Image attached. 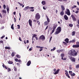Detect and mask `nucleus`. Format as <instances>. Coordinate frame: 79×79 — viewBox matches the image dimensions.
Masks as SVG:
<instances>
[{
    "label": "nucleus",
    "mask_w": 79,
    "mask_h": 79,
    "mask_svg": "<svg viewBox=\"0 0 79 79\" xmlns=\"http://www.w3.org/2000/svg\"><path fill=\"white\" fill-rule=\"evenodd\" d=\"M31 64V60H29L27 62V65L28 66H30Z\"/></svg>",
    "instance_id": "nucleus-12"
},
{
    "label": "nucleus",
    "mask_w": 79,
    "mask_h": 79,
    "mask_svg": "<svg viewBox=\"0 0 79 79\" xmlns=\"http://www.w3.org/2000/svg\"><path fill=\"white\" fill-rule=\"evenodd\" d=\"M19 40H20V41H21V42H22V40H21V38L20 37L19 38Z\"/></svg>",
    "instance_id": "nucleus-49"
},
{
    "label": "nucleus",
    "mask_w": 79,
    "mask_h": 79,
    "mask_svg": "<svg viewBox=\"0 0 79 79\" xmlns=\"http://www.w3.org/2000/svg\"><path fill=\"white\" fill-rule=\"evenodd\" d=\"M3 7L4 9H6V5H3Z\"/></svg>",
    "instance_id": "nucleus-42"
},
{
    "label": "nucleus",
    "mask_w": 79,
    "mask_h": 79,
    "mask_svg": "<svg viewBox=\"0 0 79 79\" xmlns=\"http://www.w3.org/2000/svg\"><path fill=\"white\" fill-rule=\"evenodd\" d=\"M77 6H73V7H72V8H76Z\"/></svg>",
    "instance_id": "nucleus-50"
},
{
    "label": "nucleus",
    "mask_w": 79,
    "mask_h": 79,
    "mask_svg": "<svg viewBox=\"0 0 79 79\" xmlns=\"http://www.w3.org/2000/svg\"><path fill=\"white\" fill-rule=\"evenodd\" d=\"M71 17L72 18V19L73 21H76L77 19L76 18L74 17V15H71Z\"/></svg>",
    "instance_id": "nucleus-9"
},
{
    "label": "nucleus",
    "mask_w": 79,
    "mask_h": 79,
    "mask_svg": "<svg viewBox=\"0 0 79 79\" xmlns=\"http://www.w3.org/2000/svg\"><path fill=\"white\" fill-rule=\"evenodd\" d=\"M59 71H60V69H58L57 70L56 72V73H59Z\"/></svg>",
    "instance_id": "nucleus-45"
},
{
    "label": "nucleus",
    "mask_w": 79,
    "mask_h": 79,
    "mask_svg": "<svg viewBox=\"0 0 79 79\" xmlns=\"http://www.w3.org/2000/svg\"><path fill=\"white\" fill-rule=\"evenodd\" d=\"M37 35H35V34L33 35L32 36V40H34V37H36V36H37Z\"/></svg>",
    "instance_id": "nucleus-18"
},
{
    "label": "nucleus",
    "mask_w": 79,
    "mask_h": 79,
    "mask_svg": "<svg viewBox=\"0 0 79 79\" xmlns=\"http://www.w3.org/2000/svg\"><path fill=\"white\" fill-rule=\"evenodd\" d=\"M28 22H29V24L30 26H31V27H32V20H31V19H29V20Z\"/></svg>",
    "instance_id": "nucleus-10"
},
{
    "label": "nucleus",
    "mask_w": 79,
    "mask_h": 79,
    "mask_svg": "<svg viewBox=\"0 0 79 79\" xmlns=\"http://www.w3.org/2000/svg\"><path fill=\"white\" fill-rule=\"evenodd\" d=\"M63 44H64L65 45H67V43L65 42H63Z\"/></svg>",
    "instance_id": "nucleus-44"
},
{
    "label": "nucleus",
    "mask_w": 79,
    "mask_h": 79,
    "mask_svg": "<svg viewBox=\"0 0 79 79\" xmlns=\"http://www.w3.org/2000/svg\"><path fill=\"white\" fill-rule=\"evenodd\" d=\"M42 50H43L42 48H41V49L40 50V52H41V51H42Z\"/></svg>",
    "instance_id": "nucleus-63"
},
{
    "label": "nucleus",
    "mask_w": 79,
    "mask_h": 79,
    "mask_svg": "<svg viewBox=\"0 0 79 79\" xmlns=\"http://www.w3.org/2000/svg\"><path fill=\"white\" fill-rule=\"evenodd\" d=\"M13 61H9L8 62V63L10 64H13Z\"/></svg>",
    "instance_id": "nucleus-28"
},
{
    "label": "nucleus",
    "mask_w": 79,
    "mask_h": 79,
    "mask_svg": "<svg viewBox=\"0 0 79 79\" xmlns=\"http://www.w3.org/2000/svg\"><path fill=\"white\" fill-rule=\"evenodd\" d=\"M70 59L72 61H73V62H75L76 61V59L73 57L71 56L70 57Z\"/></svg>",
    "instance_id": "nucleus-8"
},
{
    "label": "nucleus",
    "mask_w": 79,
    "mask_h": 79,
    "mask_svg": "<svg viewBox=\"0 0 79 79\" xmlns=\"http://www.w3.org/2000/svg\"><path fill=\"white\" fill-rule=\"evenodd\" d=\"M70 55L71 56H77V53L76 52L75 50H72L70 51Z\"/></svg>",
    "instance_id": "nucleus-1"
},
{
    "label": "nucleus",
    "mask_w": 79,
    "mask_h": 79,
    "mask_svg": "<svg viewBox=\"0 0 79 79\" xmlns=\"http://www.w3.org/2000/svg\"><path fill=\"white\" fill-rule=\"evenodd\" d=\"M14 69L15 71H17V68L15 66L14 67Z\"/></svg>",
    "instance_id": "nucleus-27"
},
{
    "label": "nucleus",
    "mask_w": 79,
    "mask_h": 79,
    "mask_svg": "<svg viewBox=\"0 0 79 79\" xmlns=\"http://www.w3.org/2000/svg\"><path fill=\"white\" fill-rule=\"evenodd\" d=\"M5 37V35H3L2 37H1V39H3V38H4V37Z\"/></svg>",
    "instance_id": "nucleus-51"
},
{
    "label": "nucleus",
    "mask_w": 79,
    "mask_h": 79,
    "mask_svg": "<svg viewBox=\"0 0 79 79\" xmlns=\"http://www.w3.org/2000/svg\"><path fill=\"white\" fill-rule=\"evenodd\" d=\"M66 10H67V11H65V14L66 15L67 14V15L69 16V15H70V11H69V9H67Z\"/></svg>",
    "instance_id": "nucleus-7"
},
{
    "label": "nucleus",
    "mask_w": 79,
    "mask_h": 79,
    "mask_svg": "<svg viewBox=\"0 0 79 79\" xmlns=\"http://www.w3.org/2000/svg\"><path fill=\"white\" fill-rule=\"evenodd\" d=\"M65 41L67 42V43H68V42H69V39L68 38H66L65 39Z\"/></svg>",
    "instance_id": "nucleus-21"
},
{
    "label": "nucleus",
    "mask_w": 79,
    "mask_h": 79,
    "mask_svg": "<svg viewBox=\"0 0 79 79\" xmlns=\"http://www.w3.org/2000/svg\"><path fill=\"white\" fill-rule=\"evenodd\" d=\"M64 19H65V20H68V16L66 15H65L64 16Z\"/></svg>",
    "instance_id": "nucleus-15"
},
{
    "label": "nucleus",
    "mask_w": 79,
    "mask_h": 79,
    "mask_svg": "<svg viewBox=\"0 0 79 79\" xmlns=\"http://www.w3.org/2000/svg\"><path fill=\"white\" fill-rule=\"evenodd\" d=\"M52 36H51V37H50V40H49L50 42V41H51V40H52Z\"/></svg>",
    "instance_id": "nucleus-54"
},
{
    "label": "nucleus",
    "mask_w": 79,
    "mask_h": 79,
    "mask_svg": "<svg viewBox=\"0 0 79 79\" xmlns=\"http://www.w3.org/2000/svg\"><path fill=\"white\" fill-rule=\"evenodd\" d=\"M61 31V28L60 27H59L56 29V31L55 32V35L56 34H58L59 33H60Z\"/></svg>",
    "instance_id": "nucleus-2"
},
{
    "label": "nucleus",
    "mask_w": 79,
    "mask_h": 79,
    "mask_svg": "<svg viewBox=\"0 0 79 79\" xmlns=\"http://www.w3.org/2000/svg\"><path fill=\"white\" fill-rule=\"evenodd\" d=\"M0 16L1 18H2V14H1L0 13Z\"/></svg>",
    "instance_id": "nucleus-58"
},
{
    "label": "nucleus",
    "mask_w": 79,
    "mask_h": 79,
    "mask_svg": "<svg viewBox=\"0 0 79 79\" xmlns=\"http://www.w3.org/2000/svg\"><path fill=\"white\" fill-rule=\"evenodd\" d=\"M2 66L4 68H5L6 69H7V67L6 66H5V64H3L2 65Z\"/></svg>",
    "instance_id": "nucleus-25"
},
{
    "label": "nucleus",
    "mask_w": 79,
    "mask_h": 79,
    "mask_svg": "<svg viewBox=\"0 0 79 79\" xmlns=\"http://www.w3.org/2000/svg\"><path fill=\"white\" fill-rule=\"evenodd\" d=\"M58 74V73L57 72H56L55 73H54V74L55 75Z\"/></svg>",
    "instance_id": "nucleus-61"
},
{
    "label": "nucleus",
    "mask_w": 79,
    "mask_h": 79,
    "mask_svg": "<svg viewBox=\"0 0 79 79\" xmlns=\"http://www.w3.org/2000/svg\"><path fill=\"white\" fill-rule=\"evenodd\" d=\"M65 74H66V76L67 75H68V72H66L65 73Z\"/></svg>",
    "instance_id": "nucleus-60"
},
{
    "label": "nucleus",
    "mask_w": 79,
    "mask_h": 79,
    "mask_svg": "<svg viewBox=\"0 0 79 79\" xmlns=\"http://www.w3.org/2000/svg\"><path fill=\"white\" fill-rule=\"evenodd\" d=\"M3 41H2V40H1L0 41V44H1V43H3Z\"/></svg>",
    "instance_id": "nucleus-59"
},
{
    "label": "nucleus",
    "mask_w": 79,
    "mask_h": 79,
    "mask_svg": "<svg viewBox=\"0 0 79 79\" xmlns=\"http://www.w3.org/2000/svg\"><path fill=\"white\" fill-rule=\"evenodd\" d=\"M11 29H13V30H14V27H13V24L11 25Z\"/></svg>",
    "instance_id": "nucleus-33"
},
{
    "label": "nucleus",
    "mask_w": 79,
    "mask_h": 79,
    "mask_svg": "<svg viewBox=\"0 0 79 79\" xmlns=\"http://www.w3.org/2000/svg\"><path fill=\"white\" fill-rule=\"evenodd\" d=\"M18 4H19V5H20V6H23V4H22V3H20L19 2H18Z\"/></svg>",
    "instance_id": "nucleus-39"
},
{
    "label": "nucleus",
    "mask_w": 79,
    "mask_h": 79,
    "mask_svg": "<svg viewBox=\"0 0 79 79\" xmlns=\"http://www.w3.org/2000/svg\"><path fill=\"white\" fill-rule=\"evenodd\" d=\"M39 40H45V37L44 36V35H42L39 38Z\"/></svg>",
    "instance_id": "nucleus-5"
},
{
    "label": "nucleus",
    "mask_w": 79,
    "mask_h": 79,
    "mask_svg": "<svg viewBox=\"0 0 79 79\" xmlns=\"http://www.w3.org/2000/svg\"><path fill=\"white\" fill-rule=\"evenodd\" d=\"M77 3L78 5H79V2H77Z\"/></svg>",
    "instance_id": "nucleus-64"
},
{
    "label": "nucleus",
    "mask_w": 79,
    "mask_h": 79,
    "mask_svg": "<svg viewBox=\"0 0 79 79\" xmlns=\"http://www.w3.org/2000/svg\"><path fill=\"white\" fill-rule=\"evenodd\" d=\"M48 23L47 21H45L44 23V26H47L48 24Z\"/></svg>",
    "instance_id": "nucleus-14"
},
{
    "label": "nucleus",
    "mask_w": 79,
    "mask_h": 79,
    "mask_svg": "<svg viewBox=\"0 0 79 79\" xmlns=\"http://www.w3.org/2000/svg\"><path fill=\"white\" fill-rule=\"evenodd\" d=\"M69 26H70V27H72L73 26V25L72 24H70L69 25Z\"/></svg>",
    "instance_id": "nucleus-43"
},
{
    "label": "nucleus",
    "mask_w": 79,
    "mask_h": 79,
    "mask_svg": "<svg viewBox=\"0 0 79 79\" xmlns=\"http://www.w3.org/2000/svg\"><path fill=\"white\" fill-rule=\"evenodd\" d=\"M66 76H67V77H68V78H70V77L69 76V75H68V74L67 75H66Z\"/></svg>",
    "instance_id": "nucleus-55"
},
{
    "label": "nucleus",
    "mask_w": 79,
    "mask_h": 79,
    "mask_svg": "<svg viewBox=\"0 0 79 79\" xmlns=\"http://www.w3.org/2000/svg\"><path fill=\"white\" fill-rule=\"evenodd\" d=\"M12 56H15V53L14 52H12L11 53Z\"/></svg>",
    "instance_id": "nucleus-36"
},
{
    "label": "nucleus",
    "mask_w": 79,
    "mask_h": 79,
    "mask_svg": "<svg viewBox=\"0 0 79 79\" xmlns=\"http://www.w3.org/2000/svg\"><path fill=\"white\" fill-rule=\"evenodd\" d=\"M56 52H57V53H60V50H57Z\"/></svg>",
    "instance_id": "nucleus-40"
},
{
    "label": "nucleus",
    "mask_w": 79,
    "mask_h": 79,
    "mask_svg": "<svg viewBox=\"0 0 79 79\" xmlns=\"http://www.w3.org/2000/svg\"><path fill=\"white\" fill-rule=\"evenodd\" d=\"M16 56L17 58H21V56L19 55H16Z\"/></svg>",
    "instance_id": "nucleus-32"
},
{
    "label": "nucleus",
    "mask_w": 79,
    "mask_h": 79,
    "mask_svg": "<svg viewBox=\"0 0 79 79\" xmlns=\"http://www.w3.org/2000/svg\"><path fill=\"white\" fill-rule=\"evenodd\" d=\"M34 7H29V9L30 10V11H32L33 12L34 11Z\"/></svg>",
    "instance_id": "nucleus-11"
},
{
    "label": "nucleus",
    "mask_w": 79,
    "mask_h": 79,
    "mask_svg": "<svg viewBox=\"0 0 79 79\" xmlns=\"http://www.w3.org/2000/svg\"><path fill=\"white\" fill-rule=\"evenodd\" d=\"M37 21V23H38L39 26H40V22L39 21H38V20H36Z\"/></svg>",
    "instance_id": "nucleus-34"
},
{
    "label": "nucleus",
    "mask_w": 79,
    "mask_h": 79,
    "mask_svg": "<svg viewBox=\"0 0 79 79\" xmlns=\"http://www.w3.org/2000/svg\"><path fill=\"white\" fill-rule=\"evenodd\" d=\"M15 61H16V62H18V59L16 58L15 59Z\"/></svg>",
    "instance_id": "nucleus-48"
},
{
    "label": "nucleus",
    "mask_w": 79,
    "mask_h": 79,
    "mask_svg": "<svg viewBox=\"0 0 79 79\" xmlns=\"http://www.w3.org/2000/svg\"><path fill=\"white\" fill-rule=\"evenodd\" d=\"M46 18L47 19V21L48 22V23H50V19L48 18V16L46 15Z\"/></svg>",
    "instance_id": "nucleus-13"
},
{
    "label": "nucleus",
    "mask_w": 79,
    "mask_h": 79,
    "mask_svg": "<svg viewBox=\"0 0 79 79\" xmlns=\"http://www.w3.org/2000/svg\"><path fill=\"white\" fill-rule=\"evenodd\" d=\"M76 45H73V48H79V42H77L76 43Z\"/></svg>",
    "instance_id": "nucleus-6"
},
{
    "label": "nucleus",
    "mask_w": 79,
    "mask_h": 79,
    "mask_svg": "<svg viewBox=\"0 0 79 79\" xmlns=\"http://www.w3.org/2000/svg\"><path fill=\"white\" fill-rule=\"evenodd\" d=\"M43 8L44 9V10H47V8H45V6H43Z\"/></svg>",
    "instance_id": "nucleus-52"
},
{
    "label": "nucleus",
    "mask_w": 79,
    "mask_h": 79,
    "mask_svg": "<svg viewBox=\"0 0 79 79\" xmlns=\"http://www.w3.org/2000/svg\"><path fill=\"white\" fill-rule=\"evenodd\" d=\"M60 56H61V57H64V54L63 53L61 54H60Z\"/></svg>",
    "instance_id": "nucleus-35"
},
{
    "label": "nucleus",
    "mask_w": 79,
    "mask_h": 79,
    "mask_svg": "<svg viewBox=\"0 0 79 79\" xmlns=\"http://www.w3.org/2000/svg\"><path fill=\"white\" fill-rule=\"evenodd\" d=\"M35 38L36 40H38V37H35Z\"/></svg>",
    "instance_id": "nucleus-57"
},
{
    "label": "nucleus",
    "mask_w": 79,
    "mask_h": 79,
    "mask_svg": "<svg viewBox=\"0 0 79 79\" xmlns=\"http://www.w3.org/2000/svg\"><path fill=\"white\" fill-rule=\"evenodd\" d=\"M60 14L61 16H63L64 15V11L62 10L60 12Z\"/></svg>",
    "instance_id": "nucleus-17"
},
{
    "label": "nucleus",
    "mask_w": 79,
    "mask_h": 79,
    "mask_svg": "<svg viewBox=\"0 0 79 79\" xmlns=\"http://www.w3.org/2000/svg\"><path fill=\"white\" fill-rule=\"evenodd\" d=\"M7 69H8V71H11V69H10V68H8V67H7Z\"/></svg>",
    "instance_id": "nucleus-41"
},
{
    "label": "nucleus",
    "mask_w": 79,
    "mask_h": 79,
    "mask_svg": "<svg viewBox=\"0 0 79 79\" xmlns=\"http://www.w3.org/2000/svg\"><path fill=\"white\" fill-rule=\"evenodd\" d=\"M61 8H62V11L65 10V8H64V6L63 5L61 6Z\"/></svg>",
    "instance_id": "nucleus-19"
},
{
    "label": "nucleus",
    "mask_w": 79,
    "mask_h": 79,
    "mask_svg": "<svg viewBox=\"0 0 79 79\" xmlns=\"http://www.w3.org/2000/svg\"><path fill=\"white\" fill-rule=\"evenodd\" d=\"M69 74H70L71 75L72 74V71H69Z\"/></svg>",
    "instance_id": "nucleus-47"
},
{
    "label": "nucleus",
    "mask_w": 79,
    "mask_h": 79,
    "mask_svg": "<svg viewBox=\"0 0 79 79\" xmlns=\"http://www.w3.org/2000/svg\"><path fill=\"white\" fill-rule=\"evenodd\" d=\"M61 59L65 61V60H66V57H64L63 58V57H61Z\"/></svg>",
    "instance_id": "nucleus-31"
},
{
    "label": "nucleus",
    "mask_w": 79,
    "mask_h": 79,
    "mask_svg": "<svg viewBox=\"0 0 79 79\" xmlns=\"http://www.w3.org/2000/svg\"><path fill=\"white\" fill-rule=\"evenodd\" d=\"M57 26H58V24H55L53 25V26L52 27L53 30L52 31L50 34H52L55 32V30L56 29V28Z\"/></svg>",
    "instance_id": "nucleus-3"
},
{
    "label": "nucleus",
    "mask_w": 79,
    "mask_h": 79,
    "mask_svg": "<svg viewBox=\"0 0 79 79\" xmlns=\"http://www.w3.org/2000/svg\"><path fill=\"white\" fill-rule=\"evenodd\" d=\"M42 4V5H45L46 4V2L45 1H44L42 2H41Z\"/></svg>",
    "instance_id": "nucleus-23"
},
{
    "label": "nucleus",
    "mask_w": 79,
    "mask_h": 79,
    "mask_svg": "<svg viewBox=\"0 0 79 79\" xmlns=\"http://www.w3.org/2000/svg\"><path fill=\"white\" fill-rule=\"evenodd\" d=\"M6 10L7 12L8 13V11H9V10H10V9L9 8V7H8V6H6Z\"/></svg>",
    "instance_id": "nucleus-30"
},
{
    "label": "nucleus",
    "mask_w": 79,
    "mask_h": 79,
    "mask_svg": "<svg viewBox=\"0 0 79 79\" xmlns=\"http://www.w3.org/2000/svg\"><path fill=\"white\" fill-rule=\"evenodd\" d=\"M17 26L18 29H20V25H17Z\"/></svg>",
    "instance_id": "nucleus-37"
},
{
    "label": "nucleus",
    "mask_w": 79,
    "mask_h": 79,
    "mask_svg": "<svg viewBox=\"0 0 79 79\" xmlns=\"http://www.w3.org/2000/svg\"><path fill=\"white\" fill-rule=\"evenodd\" d=\"M75 34H76V32L75 31H73L72 32V35L73 36L75 35Z\"/></svg>",
    "instance_id": "nucleus-22"
},
{
    "label": "nucleus",
    "mask_w": 79,
    "mask_h": 79,
    "mask_svg": "<svg viewBox=\"0 0 79 79\" xmlns=\"http://www.w3.org/2000/svg\"><path fill=\"white\" fill-rule=\"evenodd\" d=\"M29 6H26L25 7V8L23 9L24 10H25L26 11V10H28V8L29 9Z\"/></svg>",
    "instance_id": "nucleus-16"
},
{
    "label": "nucleus",
    "mask_w": 79,
    "mask_h": 79,
    "mask_svg": "<svg viewBox=\"0 0 79 79\" xmlns=\"http://www.w3.org/2000/svg\"><path fill=\"white\" fill-rule=\"evenodd\" d=\"M75 13H77V14L78 13H79V11L77 10V11H76L75 12Z\"/></svg>",
    "instance_id": "nucleus-56"
},
{
    "label": "nucleus",
    "mask_w": 79,
    "mask_h": 79,
    "mask_svg": "<svg viewBox=\"0 0 79 79\" xmlns=\"http://www.w3.org/2000/svg\"><path fill=\"white\" fill-rule=\"evenodd\" d=\"M70 43H74L75 42V40L74 39L73 40H71L70 41Z\"/></svg>",
    "instance_id": "nucleus-24"
},
{
    "label": "nucleus",
    "mask_w": 79,
    "mask_h": 79,
    "mask_svg": "<svg viewBox=\"0 0 79 79\" xmlns=\"http://www.w3.org/2000/svg\"><path fill=\"white\" fill-rule=\"evenodd\" d=\"M48 26H47L46 28L45 29V30H47V29H48Z\"/></svg>",
    "instance_id": "nucleus-53"
},
{
    "label": "nucleus",
    "mask_w": 79,
    "mask_h": 79,
    "mask_svg": "<svg viewBox=\"0 0 79 79\" xmlns=\"http://www.w3.org/2000/svg\"><path fill=\"white\" fill-rule=\"evenodd\" d=\"M75 75H76V74L74 73H72L71 76H75Z\"/></svg>",
    "instance_id": "nucleus-38"
},
{
    "label": "nucleus",
    "mask_w": 79,
    "mask_h": 79,
    "mask_svg": "<svg viewBox=\"0 0 79 79\" xmlns=\"http://www.w3.org/2000/svg\"><path fill=\"white\" fill-rule=\"evenodd\" d=\"M2 12H3L5 13H6V10H1Z\"/></svg>",
    "instance_id": "nucleus-20"
},
{
    "label": "nucleus",
    "mask_w": 79,
    "mask_h": 79,
    "mask_svg": "<svg viewBox=\"0 0 79 79\" xmlns=\"http://www.w3.org/2000/svg\"><path fill=\"white\" fill-rule=\"evenodd\" d=\"M35 18L36 20H39L40 18V15L39 13H37L35 15Z\"/></svg>",
    "instance_id": "nucleus-4"
},
{
    "label": "nucleus",
    "mask_w": 79,
    "mask_h": 79,
    "mask_svg": "<svg viewBox=\"0 0 79 79\" xmlns=\"http://www.w3.org/2000/svg\"><path fill=\"white\" fill-rule=\"evenodd\" d=\"M36 48H40V49H42L43 48V47H41L40 46H36Z\"/></svg>",
    "instance_id": "nucleus-29"
},
{
    "label": "nucleus",
    "mask_w": 79,
    "mask_h": 79,
    "mask_svg": "<svg viewBox=\"0 0 79 79\" xmlns=\"http://www.w3.org/2000/svg\"><path fill=\"white\" fill-rule=\"evenodd\" d=\"M5 49H8V50H10L11 48L10 47H5Z\"/></svg>",
    "instance_id": "nucleus-26"
},
{
    "label": "nucleus",
    "mask_w": 79,
    "mask_h": 79,
    "mask_svg": "<svg viewBox=\"0 0 79 79\" xmlns=\"http://www.w3.org/2000/svg\"><path fill=\"white\" fill-rule=\"evenodd\" d=\"M60 52H63V51H64V49H60Z\"/></svg>",
    "instance_id": "nucleus-46"
},
{
    "label": "nucleus",
    "mask_w": 79,
    "mask_h": 79,
    "mask_svg": "<svg viewBox=\"0 0 79 79\" xmlns=\"http://www.w3.org/2000/svg\"><path fill=\"white\" fill-rule=\"evenodd\" d=\"M4 29V27H2L1 28V29Z\"/></svg>",
    "instance_id": "nucleus-62"
}]
</instances>
